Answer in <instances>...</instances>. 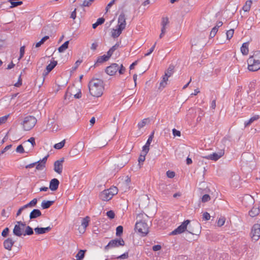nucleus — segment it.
<instances>
[{
	"label": "nucleus",
	"mask_w": 260,
	"mask_h": 260,
	"mask_svg": "<svg viewBox=\"0 0 260 260\" xmlns=\"http://www.w3.org/2000/svg\"><path fill=\"white\" fill-rule=\"evenodd\" d=\"M104 82L102 80L92 79L88 84V88L90 94L94 97H100L103 93Z\"/></svg>",
	"instance_id": "nucleus-1"
},
{
	"label": "nucleus",
	"mask_w": 260,
	"mask_h": 260,
	"mask_svg": "<svg viewBox=\"0 0 260 260\" xmlns=\"http://www.w3.org/2000/svg\"><path fill=\"white\" fill-rule=\"evenodd\" d=\"M174 68L175 67L173 65L171 64L169 66L168 69L165 72V75L162 77L161 81L159 83V86L158 87L159 89H162L166 86V85H167L168 78L171 77L173 75L174 73Z\"/></svg>",
	"instance_id": "nucleus-2"
},
{
	"label": "nucleus",
	"mask_w": 260,
	"mask_h": 260,
	"mask_svg": "<svg viewBox=\"0 0 260 260\" xmlns=\"http://www.w3.org/2000/svg\"><path fill=\"white\" fill-rule=\"evenodd\" d=\"M37 122V120L34 116L29 115L24 118L22 124L25 131H29L35 126Z\"/></svg>",
	"instance_id": "nucleus-3"
},
{
	"label": "nucleus",
	"mask_w": 260,
	"mask_h": 260,
	"mask_svg": "<svg viewBox=\"0 0 260 260\" xmlns=\"http://www.w3.org/2000/svg\"><path fill=\"white\" fill-rule=\"evenodd\" d=\"M135 229L142 234V236H146L149 232V227L147 223L144 220H140L137 222L135 224Z\"/></svg>",
	"instance_id": "nucleus-4"
},
{
	"label": "nucleus",
	"mask_w": 260,
	"mask_h": 260,
	"mask_svg": "<svg viewBox=\"0 0 260 260\" xmlns=\"http://www.w3.org/2000/svg\"><path fill=\"white\" fill-rule=\"evenodd\" d=\"M201 226L198 222H194L189 224L186 231L192 235H199L201 233Z\"/></svg>",
	"instance_id": "nucleus-5"
},
{
	"label": "nucleus",
	"mask_w": 260,
	"mask_h": 260,
	"mask_svg": "<svg viewBox=\"0 0 260 260\" xmlns=\"http://www.w3.org/2000/svg\"><path fill=\"white\" fill-rule=\"evenodd\" d=\"M125 244V242L123 239L120 238L119 239H115L111 240L108 244L105 246L104 250L105 251H108L110 248H115L118 247L119 246H124Z\"/></svg>",
	"instance_id": "nucleus-6"
},
{
	"label": "nucleus",
	"mask_w": 260,
	"mask_h": 260,
	"mask_svg": "<svg viewBox=\"0 0 260 260\" xmlns=\"http://www.w3.org/2000/svg\"><path fill=\"white\" fill-rule=\"evenodd\" d=\"M16 223L17 224H15L13 229V233L15 236L21 237L22 235H23V231L25 224L21 221H17Z\"/></svg>",
	"instance_id": "nucleus-7"
},
{
	"label": "nucleus",
	"mask_w": 260,
	"mask_h": 260,
	"mask_svg": "<svg viewBox=\"0 0 260 260\" xmlns=\"http://www.w3.org/2000/svg\"><path fill=\"white\" fill-rule=\"evenodd\" d=\"M190 221L188 219L183 222L177 228L173 231L170 235H175L180 234L186 231L188 225L190 223Z\"/></svg>",
	"instance_id": "nucleus-8"
},
{
	"label": "nucleus",
	"mask_w": 260,
	"mask_h": 260,
	"mask_svg": "<svg viewBox=\"0 0 260 260\" xmlns=\"http://www.w3.org/2000/svg\"><path fill=\"white\" fill-rule=\"evenodd\" d=\"M248 69L250 71H256L260 69V62L253 59L252 57H249L247 60Z\"/></svg>",
	"instance_id": "nucleus-9"
},
{
	"label": "nucleus",
	"mask_w": 260,
	"mask_h": 260,
	"mask_svg": "<svg viewBox=\"0 0 260 260\" xmlns=\"http://www.w3.org/2000/svg\"><path fill=\"white\" fill-rule=\"evenodd\" d=\"M251 237L252 240L257 241L260 238V224H254L251 229Z\"/></svg>",
	"instance_id": "nucleus-10"
},
{
	"label": "nucleus",
	"mask_w": 260,
	"mask_h": 260,
	"mask_svg": "<svg viewBox=\"0 0 260 260\" xmlns=\"http://www.w3.org/2000/svg\"><path fill=\"white\" fill-rule=\"evenodd\" d=\"M64 158H61L59 160H57L54 162V170L55 172L59 174H61L63 169V162Z\"/></svg>",
	"instance_id": "nucleus-11"
},
{
	"label": "nucleus",
	"mask_w": 260,
	"mask_h": 260,
	"mask_svg": "<svg viewBox=\"0 0 260 260\" xmlns=\"http://www.w3.org/2000/svg\"><path fill=\"white\" fill-rule=\"evenodd\" d=\"M119 69V66L116 63H112L105 69V72L110 76H113L116 74Z\"/></svg>",
	"instance_id": "nucleus-12"
},
{
	"label": "nucleus",
	"mask_w": 260,
	"mask_h": 260,
	"mask_svg": "<svg viewBox=\"0 0 260 260\" xmlns=\"http://www.w3.org/2000/svg\"><path fill=\"white\" fill-rule=\"evenodd\" d=\"M224 154V150H221L219 152L216 153L214 152L208 155L203 156V157L207 159H210L216 161L221 157Z\"/></svg>",
	"instance_id": "nucleus-13"
},
{
	"label": "nucleus",
	"mask_w": 260,
	"mask_h": 260,
	"mask_svg": "<svg viewBox=\"0 0 260 260\" xmlns=\"http://www.w3.org/2000/svg\"><path fill=\"white\" fill-rule=\"evenodd\" d=\"M126 26V17L123 12L121 13L118 19V25L117 26L121 27L123 29L125 28Z\"/></svg>",
	"instance_id": "nucleus-14"
},
{
	"label": "nucleus",
	"mask_w": 260,
	"mask_h": 260,
	"mask_svg": "<svg viewBox=\"0 0 260 260\" xmlns=\"http://www.w3.org/2000/svg\"><path fill=\"white\" fill-rule=\"evenodd\" d=\"M112 198L111 194H110L109 190L107 189L103 190L100 194V198L104 201H109Z\"/></svg>",
	"instance_id": "nucleus-15"
},
{
	"label": "nucleus",
	"mask_w": 260,
	"mask_h": 260,
	"mask_svg": "<svg viewBox=\"0 0 260 260\" xmlns=\"http://www.w3.org/2000/svg\"><path fill=\"white\" fill-rule=\"evenodd\" d=\"M154 132L153 131L149 136L145 145L143 147V150L145 151L146 153H148L149 150V146L154 137Z\"/></svg>",
	"instance_id": "nucleus-16"
},
{
	"label": "nucleus",
	"mask_w": 260,
	"mask_h": 260,
	"mask_svg": "<svg viewBox=\"0 0 260 260\" xmlns=\"http://www.w3.org/2000/svg\"><path fill=\"white\" fill-rule=\"evenodd\" d=\"M59 184V180L56 178L52 179L49 184V188L52 191H55L57 189Z\"/></svg>",
	"instance_id": "nucleus-17"
},
{
	"label": "nucleus",
	"mask_w": 260,
	"mask_h": 260,
	"mask_svg": "<svg viewBox=\"0 0 260 260\" xmlns=\"http://www.w3.org/2000/svg\"><path fill=\"white\" fill-rule=\"evenodd\" d=\"M110 56L109 55H104L102 56H99L97 58L96 61L94 64V67H96L99 63H102L109 60Z\"/></svg>",
	"instance_id": "nucleus-18"
},
{
	"label": "nucleus",
	"mask_w": 260,
	"mask_h": 260,
	"mask_svg": "<svg viewBox=\"0 0 260 260\" xmlns=\"http://www.w3.org/2000/svg\"><path fill=\"white\" fill-rule=\"evenodd\" d=\"M52 228L50 226H47L46 228H39L37 227L35 228L34 231L36 234L40 235L43 234L47 232H48L51 230Z\"/></svg>",
	"instance_id": "nucleus-19"
},
{
	"label": "nucleus",
	"mask_w": 260,
	"mask_h": 260,
	"mask_svg": "<svg viewBox=\"0 0 260 260\" xmlns=\"http://www.w3.org/2000/svg\"><path fill=\"white\" fill-rule=\"evenodd\" d=\"M14 241L11 238H7L4 242V248L8 250H11Z\"/></svg>",
	"instance_id": "nucleus-20"
},
{
	"label": "nucleus",
	"mask_w": 260,
	"mask_h": 260,
	"mask_svg": "<svg viewBox=\"0 0 260 260\" xmlns=\"http://www.w3.org/2000/svg\"><path fill=\"white\" fill-rule=\"evenodd\" d=\"M49 157V155L48 154L46 156H45L43 159H40L41 164H38L36 167V169L37 170H43L45 168V165L46 161L47 160V158Z\"/></svg>",
	"instance_id": "nucleus-21"
},
{
	"label": "nucleus",
	"mask_w": 260,
	"mask_h": 260,
	"mask_svg": "<svg viewBox=\"0 0 260 260\" xmlns=\"http://www.w3.org/2000/svg\"><path fill=\"white\" fill-rule=\"evenodd\" d=\"M90 220V218L89 216H87L85 217L82 218V222H81V225L83 227V231H80V233H84L85 231V230L86 228L89 225V222Z\"/></svg>",
	"instance_id": "nucleus-22"
},
{
	"label": "nucleus",
	"mask_w": 260,
	"mask_h": 260,
	"mask_svg": "<svg viewBox=\"0 0 260 260\" xmlns=\"http://www.w3.org/2000/svg\"><path fill=\"white\" fill-rule=\"evenodd\" d=\"M41 215L42 213L40 210L38 209H34L30 213L29 218L30 219H35L41 216Z\"/></svg>",
	"instance_id": "nucleus-23"
},
{
	"label": "nucleus",
	"mask_w": 260,
	"mask_h": 260,
	"mask_svg": "<svg viewBox=\"0 0 260 260\" xmlns=\"http://www.w3.org/2000/svg\"><path fill=\"white\" fill-rule=\"evenodd\" d=\"M57 61L55 60H53L50 64H49L46 67L47 72L46 73H43V76H45L47 75L50 72H51L57 65Z\"/></svg>",
	"instance_id": "nucleus-24"
},
{
	"label": "nucleus",
	"mask_w": 260,
	"mask_h": 260,
	"mask_svg": "<svg viewBox=\"0 0 260 260\" xmlns=\"http://www.w3.org/2000/svg\"><path fill=\"white\" fill-rule=\"evenodd\" d=\"M54 201L43 200L41 204V207L43 209H48L54 204Z\"/></svg>",
	"instance_id": "nucleus-25"
},
{
	"label": "nucleus",
	"mask_w": 260,
	"mask_h": 260,
	"mask_svg": "<svg viewBox=\"0 0 260 260\" xmlns=\"http://www.w3.org/2000/svg\"><path fill=\"white\" fill-rule=\"evenodd\" d=\"M124 29L118 26L117 29H113L112 32V37L114 38L118 37Z\"/></svg>",
	"instance_id": "nucleus-26"
},
{
	"label": "nucleus",
	"mask_w": 260,
	"mask_h": 260,
	"mask_svg": "<svg viewBox=\"0 0 260 260\" xmlns=\"http://www.w3.org/2000/svg\"><path fill=\"white\" fill-rule=\"evenodd\" d=\"M241 51L243 55H246L248 54V42L244 43L242 44L241 47Z\"/></svg>",
	"instance_id": "nucleus-27"
},
{
	"label": "nucleus",
	"mask_w": 260,
	"mask_h": 260,
	"mask_svg": "<svg viewBox=\"0 0 260 260\" xmlns=\"http://www.w3.org/2000/svg\"><path fill=\"white\" fill-rule=\"evenodd\" d=\"M260 213L259 208L253 207L249 211V215L252 217H254L258 215Z\"/></svg>",
	"instance_id": "nucleus-28"
},
{
	"label": "nucleus",
	"mask_w": 260,
	"mask_h": 260,
	"mask_svg": "<svg viewBox=\"0 0 260 260\" xmlns=\"http://www.w3.org/2000/svg\"><path fill=\"white\" fill-rule=\"evenodd\" d=\"M147 154V153H146L145 152V151H144L143 150L142 152L139 156V158H138V161H139V165L140 168L141 167V164L143 163L144 161V160H145V156Z\"/></svg>",
	"instance_id": "nucleus-29"
},
{
	"label": "nucleus",
	"mask_w": 260,
	"mask_h": 260,
	"mask_svg": "<svg viewBox=\"0 0 260 260\" xmlns=\"http://www.w3.org/2000/svg\"><path fill=\"white\" fill-rule=\"evenodd\" d=\"M69 44V41L65 42L62 45H61L58 48V52L60 53L64 52L67 49H68Z\"/></svg>",
	"instance_id": "nucleus-30"
},
{
	"label": "nucleus",
	"mask_w": 260,
	"mask_h": 260,
	"mask_svg": "<svg viewBox=\"0 0 260 260\" xmlns=\"http://www.w3.org/2000/svg\"><path fill=\"white\" fill-rule=\"evenodd\" d=\"M86 250H80L76 255V260H82L85 256Z\"/></svg>",
	"instance_id": "nucleus-31"
},
{
	"label": "nucleus",
	"mask_w": 260,
	"mask_h": 260,
	"mask_svg": "<svg viewBox=\"0 0 260 260\" xmlns=\"http://www.w3.org/2000/svg\"><path fill=\"white\" fill-rule=\"evenodd\" d=\"M119 45L120 44L119 43H117L114 46H113L107 52L108 55L111 57L113 52L119 47Z\"/></svg>",
	"instance_id": "nucleus-32"
},
{
	"label": "nucleus",
	"mask_w": 260,
	"mask_h": 260,
	"mask_svg": "<svg viewBox=\"0 0 260 260\" xmlns=\"http://www.w3.org/2000/svg\"><path fill=\"white\" fill-rule=\"evenodd\" d=\"M34 234V231L32 228L30 226L27 225L26 226L24 233H23V236H30Z\"/></svg>",
	"instance_id": "nucleus-33"
},
{
	"label": "nucleus",
	"mask_w": 260,
	"mask_h": 260,
	"mask_svg": "<svg viewBox=\"0 0 260 260\" xmlns=\"http://www.w3.org/2000/svg\"><path fill=\"white\" fill-rule=\"evenodd\" d=\"M105 21V19L103 17L98 18L96 22L92 24V28L93 29L96 28L98 27V26L104 23Z\"/></svg>",
	"instance_id": "nucleus-34"
},
{
	"label": "nucleus",
	"mask_w": 260,
	"mask_h": 260,
	"mask_svg": "<svg viewBox=\"0 0 260 260\" xmlns=\"http://www.w3.org/2000/svg\"><path fill=\"white\" fill-rule=\"evenodd\" d=\"M259 118L258 115H255L251 117L248 121H245L244 123L245 126L246 127L251 124L254 121Z\"/></svg>",
	"instance_id": "nucleus-35"
},
{
	"label": "nucleus",
	"mask_w": 260,
	"mask_h": 260,
	"mask_svg": "<svg viewBox=\"0 0 260 260\" xmlns=\"http://www.w3.org/2000/svg\"><path fill=\"white\" fill-rule=\"evenodd\" d=\"M248 202L250 204H253L254 203V199L251 196L246 195L243 199V202Z\"/></svg>",
	"instance_id": "nucleus-36"
},
{
	"label": "nucleus",
	"mask_w": 260,
	"mask_h": 260,
	"mask_svg": "<svg viewBox=\"0 0 260 260\" xmlns=\"http://www.w3.org/2000/svg\"><path fill=\"white\" fill-rule=\"evenodd\" d=\"M38 202V200L37 199H34L31 200L29 203L24 205V207L28 208V207H35Z\"/></svg>",
	"instance_id": "nucleus-37"
},
{
	"label": "nucleus",
	"mask_w": 260,
	"mask_h": 260,
	"mask_svg": "<svg viewBox=\"0 0 260 260\" xmlns=\"http://www.w3.org/2000/svg\"><path fill=\"white\" fill-rule=\"evenodd\" d=\"M249 57H252L257 61L260 62V51H255L253 53V55L250 56Z\"/></svg>",
	"instance_id": "nucleus-38"
},
{
	"label": "nucleus",
	"mask_w": 260,
	"mask_h": 260,
	"mask_svg": "<svg viewBox=\"0 0 260 260\" xmlns=\"http://www.w3.org/2000/svg\"><path fill=\"white\" fill-rule=\"evenodd\" d=\"M49 38V37L48 36H46L44 37L39 42H38L36 44V47L37 48V47H40Z\"/></svg>",
	"instance_id": "nucleus-39"
},
{
	"label": "nucleus",
	"mask_w": 260,
	"mask_h": 260,
	"mask_svg": "<svg viewBox=\"0 0 260 260\" xmlns=\"http://www.w3.org/2000/svg\"><path fill=\"white\" fill-rule=\"evenodd\" d=\"M65 142H66L65 140H63L61 142H60L58 143L55 144L54 145V148L56 149H60L62 148L65 144Z\"/></svg>",
	"instance_id": "nucleus-40"
},
{
	"label": "nucleus",
	"mask_w": 260,
	"mask_h": 260,
	"mask_svg": "<svg viewBox=\"0 0 260 260\" xmlns=\"http://www.w3.org/2000/svg\"><path fill=\"white\" fill-rule=\"evenodd\" d=\"M123 228L121 225H119L116 229V235L117 236H120L123 233Z\"/></svg>",
	"instance_id": "nucleus-41"
},
{
	"label": "nucleus",
	"mask_w": 260,
	"mask_h": 260,
	"mask_svg": "<svg viewBox=\"0 0 260 260\" xmlns=\"http://www.w3.org/2000/svg\"><path fill=\"white\" fill-rule=\"evenodd\" d=\"M128 252H126L124 253L123 254H122L119 256H118L113 255L112 257H111V258L125 259V258H127L128 257Z\"/></svg>",
	"instance_id": "nucleus-42"
},
{
	"label": "nucleus",
	"mask_w": 260,
	"mask_h": 260,
	"mask_svg": "<svg viewBox=\"0 0 260 260\" xmlns=\"http://www.w3.org/2000/svg\"><path fill=\"white\" fill-rule=\"evenodd\" d=\"M107 190H109V192L111 194L112 197H113L115 194H116L118 192L117 188L116 187H111Z\"/></svg>",
	"instance_id": "nucleus-43"
},
{
	"label": "nucleus",
	"mask_w": 260,
	"mask_h": 260,
	"mask_svg": "<svg viewBox=\"0 0 260 260\" xmlns=\"http://www.w3.org/2000/svg\"><path fill=\"white\" fill-rule=\"evenodd\" d=\"M206 22L205 21H203L201 22L200 24V28L202 31L205 30L206 29H207L208 27H209L210 26V25L209 24H207V25H206V26H204V24H205Z\"/></svg>",
	"instance_id": "nucleus-44"
},
{
	"label": "nucleus",
	"mask_w": 260,
	"mask_h": 260,
	"mask_svg": "<svg viewBox=\"0 0 260 260\" xmlns=\"http://www.w3.org/2000/svg\"><path fill=\"white\" fill-rule=\"evenodd\" d=\"M234 30L233 29H231L226 31V38L228 40L231 39L234 35Z\"/></svg>",
	"instance_id": "nucleus-45"
},
{
	"label": "nucleus",
	"mask_w": 260,
	"mask_h": 260,
	"mask_svg": "<svg viewBox=\"0 0 260 260\" xmlns=\"http://www.w3.org/2000/svg\"><path fill=\"white\" fill-rule=\"evenodd\" d=\"M169 19L168 17H162L161 19V25L162 27H166V25L169 23Z\"/></svg>",
	"instance_id": "nucleus-46"
},
{
	"label": "nucleus",
	"mask_w": 260,
	"mask_h": 260,
	"mask_svg": "<svg viewBox=\"0 0 260 260\" xmlns=\"http://www.w3.org/2000/svg\"><path fill=\"white\" fill-rule=\"evenodd\" d=\"M9 2L11 4V7H16L18 6H20L22 4V1L15 2V1H9Z\"/></svg>",
	"instance_id": "nucleus-47"
},
{
	"label": "nucleus",
	"mask_w": 260,
	"mask_h": 260,
	"mask_svg": "<svg viewBox=\"0 0 260 260\" xmlns=\"http://www.w3.org/2000/svg\"><path fill=\"white\" fill-rule=\"evenodd\" d=\"M94 0H84L82 5L83 7H89Z\"/></svg>",
	"instance_id": "nucleus-48"
},
{
	"label": "nucleus",
	"mask_w": 260,
	"mask_h": 260,
	"mask_svg": "<svg viewBox=\"0 0 260 260\" xmlns=\"http://www.w3.org/2000/svg\"><path fill=\"white\" fill-rule=\"evenodd\" d=\"M106 215L110 219H113L115 215L114 211L112 210H110L107 212Z\"/></svg>",
	"instance_id": "nucleus-49"
},
{
	"label": "nucleus",
	"mask_w": 260,
	"mask_h": 260,
	"mask_svg": "<svg viewBox=\"0 0 260 260\" xmlns=\"http://www.w3.org/2000/svg\"><path fill=\"white\" fill-rule=\"evenodd\" d=\"M147 121V119H144L142 120L141 122H139L138 124V126L139 128L140 129V128L143 127L146 124Z\"/></svg>",
	"instance_id": "nucleus-50"
},
{
	"label": "nucleus",
	"mask_w": 260,
	"mask_h": 260,
	"mask_svg": "<svg viewBox=\"0 0 260 260\" xmlns=\"http://www.w3.org/2000/svg\"><path fill=\"white\" fill-rule=\"evenodd\" d=\"M210 200V197L209 194H205L203 195L202 198V202L203 203H206Z\"/></svg>",
	"instance_id": "nucleus-51"
},
{
	"label": "nucleus",
	"mask_w": 260,
	"mask_h": 260,
	"mask_svg": "<svg viewBox=\"0 0 260 260\" xmlns=\"http://www.w3.org/2000/svg\"><path fill=\"white\" fill-rule=\"evenodd\" d=\"M225 222V218L224 217H220L219 218L217 221V225L218 226H221L224 224Z\"/></svg>",
	"instance_id": "nucleus-52"
},
{
	"label": "nucleus",
	"mask_w": 260,
	"mask_h": 260,
	"mask_svg": "<svg viewBox=\"0 0 260 260\" xmlns=\"http://www.w3.org/2000/svg\"><path fill=\"white\" fill-rule=\"evenodd\" d=\"M167 176L169 178H173L175 177V173L173 171H168L166 173Z\"/></svg>",
	"instance_id": "nucleus-53"
},
{
	"label": "nucleus",
	"mask_w": 260,
	"mask_h": 260,
	"mask_svg": "<svg viewBox=\"0 0 260 260\" xmlns=\"http://www.w3.org/2000/svg\"><path fill=\"white\" fill-rule=\"evenodd\" d=\"M16 151L17 152L20 153L24 152V150L23 147L22 145H18L17 147Z\"/></svg>",
	"instance_id": "nucleus-54"
},
{
	"label": "nucleus",
	"mask_w": 260,
	"mask_h": 260,
	"mask_svg": "<svg viewBox=\"0 0 260 260\" xmlns=\"http://www.w3.org/2000/svg\"><path fill=\"white\" fill-rule=\"evenodd\" d=\"M253 13L255 15L256 18L260 20V9H256L253 11Z\"/></svg>",
	"instance_id": "nucleus-55"
},
{
	"label": "nucleus",
	"mask_w": 260,
	"mask_h": 260,
	"mask_svg": "<svg viewBox=\"0 0 260 260\" xmlns=\"http://www.w3.org/2000/svg\"><path fill=\"white\" fill-rule=\"evenodd\" d=\"M9 233V229L8 228H6L2 233V236L4 237H6Z\"/></svg>",
	"instance_id": "nucleus-56"
},
{
	"label": "nucleus",
	"mask_w": 260,
	"mask_h": 260,
	"mask_svg": "<svg viewBox=\"0 0 260 260\" xmlns=\"http://www.w3.org/2000/svg\"><path fill=\"white\" fill-rule=\"evenodd\" d=\"M172 132H173V135L174 137H176V136L180 137L181 136V132L177 130L175 128H173L172 130Z\"/></svg>",
	"instance_id": "nucleus-57"
},
{
	"label": "nucleus",
	"mask_w": 260,
	"mask_h": 260,
	"mask_svg": "<svg viewBox=\"0 0 260 260\" xmlns=\"http://www.w3.org/2000/svg\"><path fill=\"white\" fill-rule=\"evenodd\" d=\"M9 116V115H5L4 116L0 117V125L3 123H5V122L7 121Z\"/></svg>",
	"instance_id": "nucleus-58"
},
{
	"label": "nucleus",
	"mask_w": 260,
	"mask_h": 260,
	"mask_svg": "<svg viewBox=\"0 0 260 260\" xmlns=\"http://www.w3.org/2000/svg\"><path fill=\"white\" fill-rule=\"evenodd\" d=\"M21 75L22 73L20 75L17 82L14 84L15 86L18 87L22 85V79L21 78Z\"/></svg>",
	"instance_id": "nucleus-59"
},
{
	"label": "nucleus",
	"mask_w": 260,
	"mask_h": 260,
	"mask_svg": "<svg viewBox=\"0 0 260 260\" xmlns=\"http://www.w3.org/2000/svg\"><path fill=\"white\" fill-rule=\"evenodd\" d=\"M203 218L205 220H209L210 218V215L209 213H208L207 212H204L203 214Z\"/></svg>",
	"instance_id": "nucleus-60"
},
{
	"label": "nucleus",
	"mask_w": 260,
	"mask_h": 260,
	"mask_svg": "<svg viewBox=\"0 0 260 260\" xmlns=\"http://www.w3.org/2000/svg\"><path fill=\"white\" fill-rule=\"evenodd\" d=\"M156 42L152 46V47L149 49V51L145 54V56L149 55L153 51L155 47Z\"/></svg>",
	"instance_id": "nucleus-61"
},
{
	"label": "nucleus",
	"mask_w": 260,
	"mask_h": 260,
	"mask_svg": "<svg viewBox=\"0 0 260 260\" xmlns=\"http://www.w3.org/2000/svg\"><path fill=\"white\" fill-rule=\"evenodd\" d=\"M27 141L31 143L32 148H34L36 145L35 139L34 137L30 138Z\"/></svg>",
	"instance_id": "nucleus-62"
},
{
	"label": "nucleus",
	"mask_w": 260,
	"mask_h": 260,
	"mask_svg": "<svg viewBox=\"0 0 260 260\" xmlns=\"http://www.w3.org/2000/svg\"><path fill=\"white\" fill-rule=\"evenodd\" d=\"M125 71V68L123 67L122 64L120 65V67H119V69L118 70V71L120 74H124V72Z\"/></svg>",
	"instance_id": "nucleus-63"
},
{
	"label": "nucleus",
	"mask_w": 260,
	"mask_h": 260,
	"mask_svg": "<svg viewBox=\"0 0 260 260\" xmlns=\"http://www.w3.org/2000/svg\"><path fill=\"white\" fill-rule=\"evenodd\" d=\"M24 51H25V47L24 46L21 47L20 49L19 59L21 58L23 56L24 54Z\"/></svg>",
	"instance_id": "nucleus-64"
}]
</instances>
